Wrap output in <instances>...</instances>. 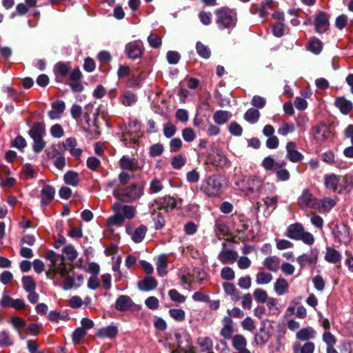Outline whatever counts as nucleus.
Wrapping results in <instances>:
<instances>
[{"label": "nucleus", "mask_w": 353, "mask_h": 353, "mask_svg": "<svg viewBox=\"0 0 353 353\" xmlns=\"http://www.w3.org/2000/svg\"><path fill=\"white\" fill-rule=\"evenodd\" d=\"M45 257L50 262L48 270L46 272L48 279H54L57 274H59L61 278H64L68 275L71 268L65 263L63 255L50 251L46 253Z\"/></svg>", "instance_id": "nucleus-1"}, {"label": "nucleus", "mask_w": 353, "mask_h": 353, "mask_svg": "<svg viewBox=\"0 0 353 353\" xmlns=\"http://www.w3.org/2000/svg\"><path fill=\"white\" fill-rule=\"evenodd\" d=\"M122 201H117L112 206L114 213L108 219V224L110 225H121L125 219H132L137 213L136 207L121 203Z\"/></svg>", "instance_id": "nucleus-2"}, {"label": "nucleus", "mask_w": 353, "mask_h": 353, "mask_svg": "<svg viewBox=\"0 0 353 353\" xmlns=\"http://www.w3.org/2000/svg\"><path fill=\"white\" fill-rule=\"evenodd\" d=\"M112 194L119 201L132 203L142 196L143 188L137 183H132L127 187L117 185L113 190Z\"/></svg>", "instance_id": "nucleus-3"}, {"label": "nucleus", "mask_w": 353, "mask_h": 353, "mask_svg": "<svg viewBox=\"0 0 353 353\" xmlns=\"http://www.w3.org/2000/svg\"><path fill=\"white\" fill-rule=\"evenodd\" d=\"M200 190L207 197L219 198L224 191L223 179L218 174H213L203 181Z\"/></svg>", "instance_id": "nucleus-4"}, {"label": "nucleus", "mask_w": 353, "mask_h": 353, "mask_svg": "<svg viewBox=\"0 0 353 353\" xmlns=\"http://www.w3.org/2000/svg\"><path fill=\"white\" fill-rule=\"evenodd\" d=\"M263 183L264 180L255 175L243 176L235 181L239 190L247 195L259 191Z\"/></svg>", "instance_id": "nucleus-5"}, {"label": "nucleus", "mask_w": 353, "mask_h": 353, "mask_svg": "<svg viewBox=\"0 0 353 353\" xmlns=\"http://www.w3.org/2000/svg\"><path fill=\"white\" fill-rule=\"evenodd\" d=\"M216 23L220 29H230L236 26V13L228 8H221L215 12Z\"/></svg>", "instance_id": "nucleus-6"}, {"label": "nucleus", "mask_w": 353, "mask_h": 353, "mask_svg": "<svg viewBox=\"0 0 353 353\" xmlns=\"http://www.w3.org/2000/svg\"><path fill=\"white\" fill-rule=\"evenodd\" d=\"M312 139L318 143L321 144L330 139L333 134L325 123H320L314 125L311 130Z\"/></svg>", "instance_id": "nucleus-7"}, {"label": "nucleus", "mask_w": 353, "mask_h": 353, "mask_svg": "<svg viewBox=\"0 0 353 353\" xmlns=\"http://www.w3.org/2000/svg\"><path fill=\"white\" fill-rule=\"evenodd\" d=\"M145 48L142 41H133L128 43L125 46V53L131 59H137L143 55Z\"/></svg>", "instance_id": "nucleus-8"}, {"label": "nucleus", "mask_w": 353, "mask_h": 353, "mask_svg": "<svg viewBox=\"0 0 353 353\" xmlns=\"http://www.w3.org/2000/svg\"><path fill=\"white\" fill-rule=\"evenodd\" d=\"M318 201L319 199L314 197L308 189H305L298 199V204L302 208H308L316 210V208H319Z\"/></svg>", "instance_id": "nucleus-9"}, {"label": "nucleus", "mask_w": 353, "mask_h": 353, "mask_svg": "<svg viewBox=\"0 0 353 353\" xmlns=\"http://www.w3.org/2000/svg\"><path fill=\"white\" fill-rule=\"evenodd\" d=\"M314 26L316 32L322 34L330 28V15L323 12L316 13L314 19Z\"/></svg>", "instance_id": "nucleus-10"}, {"label": "nucleus", "mask_w": 353, "mask_h": 353, "mask_svg": "<svg viewBox=\"0 0 353 353\" xmlns=\"http://www.w3.org/2000/svg\"><path fill=\"white\" fill-rule=\"evenodd\" d=\"M0 305L3 307H12L17 310H21L25 308L26 303L22 299H13L6 294H3L1 301Z\"/></svg>", "instance_id": "nucleus-11"}, {"label": "nucleus", "mask_w": 353, "mask_h": 353, "mask_svg": "<svg viewBox=\"0 0 353 353\" xmlns=\"http://www.w3.org/2000/svg\"><path fill=\"white\" fill-rule=\"evenodd\" d=\"M334 235L336 240L341 243L347 244L351 241L350 228L343 223L336 225L334 230Z\"/></svg>", "instance_id": "nucleus-12"}, {"label": "nucleus", "mask_w": 353, "mask_h": 353, "mask_svg": "<svg viewBox=\"0 0 353 353\" xmlns=\"http://www.w3.org/2000/svg\"><path fill=\"white\" fill-rule=\"evenodd\" d=\"M319 251L317 249H312L310 254H303L299 256L296 261L301 268H303L307 265H314L318 260Z\"/></svg>", "instance_id": "nucleus-13"}, {"label": "nucleus", "mask_w": 353, "mask_h": 353, "mask_svg": "<svg viewBox=\"0 0 353 353\" xmlns=\"http://www.w3.org/2000/svg\"><path fill=\"white\" fill-rule=\"evenodd\" d=\"M62 146L65 150L69 151L71 156L76 159H79L82 154V150L77 147V141L74 138H67L62 143Z\"/></svg>", "instance_id": "nucleus-14"}, {"label": "nucleus", "mask_w": 353, "mask_h": 353, "mask_svg": "<svg viewBox=\"0 0 353 353\" xmlns=\"http://www.w3.org/2000/svg\"><path fill=\"white\" fill-rule=\"evenodd\" d=\"M181 205V199H176L172 196H167L160 200L159 208L170 212L175 208H180Z\"/></svg>", "instance_id": "nucleus-15"}, {"label": "nucleus", "mask_w": 353, "mask_h": 353, "mask_svg": "<svg viewBox=\"0 0 353 353\" xmlns=\"http://www.w3.org/2000/svg\"><path fill=\"white\" fill-rule=\"evenodd\" d=\"M323 179V184L326 189L339 194L340 175L334 173L326 174Z\"/></svg>", "instance_id": "nucleus-16"}, {"label": "nucleus", "mask_w": 353, "mask_h": 353, "mask_svg": "<svg viewBox=\"0 0 353 353\" xmlns=\"http://www.w3.org/2000/svg\"><path fill=\"white\" fill-rule=\"evenodd\" d=\"M339 194H347L353 190V175L345 174L340 175L339 179Z\"/></svg>", "instance_id": "nucleus-17"}, {"label": "nucleus", "mask_w": 353, "mask_h": 353, "mask_svg": "<svg viewBox=\"0 0 353 353\" xmlns=\"http://www.w3.org/2000/svg\"><path fill=\"white\" fill-rule=\"evenodd\" d=\"M70 69V63L59 62L54 67V72L56 79L59 82H63L68 75Z\"/></svg>", "instance_id": "nucleus-18"}, {"label": "nucleus", "mask_w": 353, "mask_h": 353, "mask_svg": "<svg viewBox=\"0 0 353 353\" xmlns=\"http://www.w3.org/2000/svg\"><path fill=\"white\" fill-rule=\"evenodd\" d=\"M296 148V143L293 141H289L286 144L287 158L293 163L299 162L303 159V155Z\"/></svg>", "instance_id": "nucleus-19"}, {"label": "nucleus", "mask_w": 353, "mask_h": 353, "mask_svg": "<svg viewBox=\"0 0 353 353\" xmlns=\"http://www.w3.org/2000/svg\"><path fill=\"white\" fill-rule=\"evenodd\" d=\"M51 108V110L48 112L49 117L51 119H59L65 110V104L64 101L57 100L52 103Z\"/></svg>", "instance_id": "nucleus-20"}, {"label": "nucleus", "mask_w": 353, "mask_h": 353, "mask_svg": "<svg viewBox=\"0 0 353 353\" xmlns=\"http://www.w3.org/2000/svg\"><path fill=\"white\" fill-rule=\"evenodd\" d=\"M119 168L123 170L137 171L139 170L137 161L128 156H123L119 161Z\"/></svg>", "instance_id": "nucleus-21"}, {"label": "nucleus", "mask_w": 353, "mask_h": 353, "mask_svg": "<svg viewBox=\"0 0 353 353\" xmlns=\"http://www.w3.org/2000/svg\"><path fill=\"white\" fill-rule=\"evenodd\" d=\"M274 291L277 296H283L289 292L290 285L283 277H279L274 283Z\"/></svg>", "instance_id": "nucleus-22"}, {"label": "nucleus", "mask_w": 353, "mask_h": 353, "mask_svg": "<svg viewBox=\"0 0 353 353\" xmlns=\"http://www.w3.org/2000/svg\"><path fill=\"white\" fill-rule=\"evenodd\" d=\"M55 195V190L50 185H45L41 191V202L43 205H48Z\"/></svg>", "instance_id": "nucleus-23"}, {"label": "nucleus", "mask_w": 353, "mask_h": 353, "mask_svg": "<svg viewBox=\"0 0 353 353\" xmlns=\"http://www.w3.org/2000/svg\"><path fill=\"white\" fill-rule=\"evenodd\" d=\"M339 199L336 196L324 197L321 200L318 201L319 208H316V210L320 212H329L336 205Z\"/></svg>", "instance_id": "nucleus-24"}, {"label": "nucleus", "mask_w": 353, "mask_h": 353, "mask_svg": "<svg viewBox=\"0 0 353 353\" xmlns=\"http://www.w3.org/2000/svg\"><path fill=\"white\" fill-rule=\"evenodd\" d=\"M168 259L166 254H161L157 258L156 266L158 275L164 276L168 274Z\"/></svg>", "instance_id": "nucleus-25"}, {"label": "nucleus", "mask_w": 353, "mask_h": 353, "mask_svg": "<svg viewBox=\"0 0 353 353\" xmlns=\"http://www.w3.org/2000/svg\"><path fill=\"white\" fill-rule=\"evenodd\" d=\"M315 350V345L314 343L307 341L303 345L299 342H295L292 345L293 353H314Z\"/></svg>", "instance_id": "nucleus-26"}, {"label": "nucleus", "mask_w": 353, "mask_h": 353, "mask_svg": "<svg viewBox=\"0 0 353 353\" xmlns=\"http://www.w3.org/2000/svg\"><path fill=\"white\" fill-rule=\"evenodd\" d=\"M304 230L301 224H292L287 228L285 235L291 239L298 240Z\"/></svg>", "instance_id": "nucleus-27"}, {"label": "nucleus", "mask_w": 353, "mask_h": 353, "mask_svg": "<svg viewBox=\"0 0 353 353\" xmlns=\"http://www.w3.org/2000/svg\"><path fill=\"white\" fill-rule=\"evenodd\" d=\"M266 303V308L268 314L270 316H278L282 310L281 306L279 304V301L276 298L270 297Z\"/></svg>", "instance_id": "nucleus-28"}, {"label": "nucleus", "mask_w": 353, "mask_h": 353, "mask_svg": "<svg viewBox=\"0 0 353 353\" xmlns=\"http://www.w3.org/2000/svg\"><path fill=\"white\" fill-rule=\"evenodd\" d=\"M118 329L116 326L110 325L99 329L96 335L100 338H108L113 339L115 338L118 334Z\"/></svg>", "instance_id": "nucleus-29"}, {"label": "nucleus", "mask_w": 353, "mask_h": 353, "mask_svg": "<svg viewBox=\"0 0 353 353\" xmlns=\"http://www.w3.org/2000/svg\"><path fill=\"white\" fill-rule=\"evenodd\" d=\"M238 256V254L230 250L224 249L219 254V261L223 263H233L236 261Z\"/></svg>", "instance_id": "nucleus-30"}, {"label": "nucleus", "mask_w": 353, "mask_h": 353, "mask_svg": "<svg viewBox=\"0 0 353 353\" xmlns=\"http://www.w3.org/2000/svg\"><path fill=\"white\" fill-rule=\"evenodd\" d=\"M120 102L124 106H132L137 101V96L130 90H124L120 95Z\"/></svg>", "instance_id": "nucleus-31"}, {"label": "nucleus", "mask_w": 353, "mask_h": 353, "mask_svg": "<svg viewBox=\"0 0 353 353\" xmlns=\"http://www.w3.org/2000/svg\"><path fill=\"white\" fill-rule=\"evenodd\" d=\"M334 104L344 114H348L353 108L352 103L343 97H337L335 99Z\"/></svg>", "instance_id": "nucleus-32"}, {"label": "nucleus", "mask_w": 353, "mask_h": 353, "mask_svg": "<svg viewBox=\"0 0 353 353\" xmlns=\"http://www.w3.org/2000/svg\"><path fill=\"white\" fill-rule=\"evenodd\" d=\"M133 305L132 299L125 295L119 296L115 303V307L119 311H126Z\"/></svg>", "instance_id": "nucleus-33"}, {"label": "nucleus", "mask_w": 353, "mask_h": 353, "mask_svg": "<svg viewBox=\"0 0 353 353\" xmlns=\"http://www.w3.org/2000/svg\"><path fill=\"white\" fill-rule=\"evenodd\" d=\"M224 325L221 330V335L225 339H232L234 328L232 326V321L230 317L225 316L223 319Z\"/></svg>", "instance_id": "nucleus-34"}, {"label": "nucleus", "mask_w": 353, "mask_h": 353, "mask_svg": "<svg viewBox=\"0 0 353 353\" xmlns=\"http://www.w3.org/2000/svg\"><path fill=\"white\" fill-rule=\"evenodd\" d=\"M316 331L311 327L301 328L296 334V338L301 341L313 339L315 337Z\"/></svg>", "instance_id": "nucleus-35"}, {"label": "nucleus", "mask_w": 353, "mask_h": 353, "mask_svg": "<svg viewBox=\"0 0 353 353\" xmlns=\"http://www.w3.org/2000/svg\"><path fill=\"white\" fill-rule=\"evenodd\" d=\"M263 265L268 270L276 272L280 268V259L276 256H270L264 260Z\"/></svg>", "instance_id": "nucleus-36"}, {"label": "nucleus", "mask_w": 353, "mask_h": 353, "mask_svg": "<svg viewBox=\"0 0 353 353\" xmlns=\"http://www.w3.org/2000/svg\"><path fill=\"white\" fill-rule=\"evenodd\" d=\"M325 259L329 263H336L341 261V254L336 249L327 247L325 250Z\"/></svg>", "instance_id": "nucleus-37"}, {"label": "nucleus", "mask_w": 353, "mask_h": 353, "mask_svg": "<svg viewBox=\"0 0 353 353\" xmlns=\"http://www.w3.org/2000/svg\"><path fill=\"white\" fill-rule=\"evenodd\" d=\"M139 288L143 291L154 290L157 285V281L152 276H147L138 284Z\"/></svg>", "instance_id": "nucleus-38"}, {"label": "nucleus", "mask_w": 353, "mask_h": 353, "mask_svg": "<svg viewBox=\"0 0 353 353\" xmlns=\"http://www.w3.org/2000/svg\"><path fill=\"white\" fill-rule=\"evenodd\" d=\"M63 181L67 185L76 187L80 181L79 175L76 172L68 171L63 175Z\"/></svg>", "instance_id": "nucleus-39"}, {"label": "nucleus", "mask_w": 353, "mask_h": 353, "mask_svg": "<svg viewBox=\"0 0 353 353\" xmlns=\"http://www.w3.org/2000/svg\"><path fill=\"white\" fill-rule=\"evenodd\" d=\"M230 117V112L224 110L216 111L213 115L214 121L218 125L225 124L229 121Z\"/></svg>", "instance_id": "nucleus-40"}, {"label": "nucleus", "mask_w": 353, "mask_h": 353, "mask_svg": "<svg viewBox=\"0 0 353 353\" xmlns=\"http://www.w3.org/2000/svg\"><path fill=\"white\" fill-rule=\"evenodd\" d=\"M46 134V129L43 124L37 123L33 125L29 131L30 137L33 139L43 138Z\"/></svg>", "instance_id": "nucleus-41"}, {"label": "nucleus", "mask_w": 353, "mask_h": 353, "mask_svg": "<svg viewBox=\"0 0 353 353\" xmlns=\"http://www.w3.org/2000/svg\"><path fill=\"white\" fill-rule=\"evenodd\" d=\"M196 343L203 352H208L212 350L213 341L209 336H200L196 340Z\"/></svg>", "instance_id": "nucleus-42"}, {"label": "nucleus", "mask_w": 353, "mask_h": 353, "mask_svg": "<svg viewBox=\"0 0 353 353\" xmlns=\"http://www.w3.org/2000/svg\"><path fill=\"white\" fill-rule=\"evenodd\" d=\"M273 279L272 274L268 272L261 271L256 274V283L258 285H267L271 283Z\"/></svg>", "instance_id": "nucleus-43"}, {"label": "nucleus", "mask_w": 353, "mask_h": 353, "mask_svg": "<svg viewBox=\"0 0 353 353\" xmlns=\"http://www.w3.org/2000/svg\"><path fill=\"white\" fill-rule=\"evenodd\" d=\"M232 344L236 350L244 349L247 346V340L241 334H236L232 339Z\"/></svg>", "instance_id": "nucleus-44"}, {"label": "nucleus", "mask_w": 353, "mask_h": 353, "mask_svg": "<svg viewBox=\"0 0 353 353\" xmlns=\"http://www.w3.org/2000/svg\"><path fill=\"white\" fill-rule=\"evenodd\" d=\"M259 111L254 108L248 109L244 114V119L250 123H256L259 119Z\"/></svg>", "instance_id": "nucleus-45"}, {"label": "nucleus", "mask_w": 353, "mask_h": 353, "mask_svg": "<svg viewBox=\"0 0 353 353\" xmlns=\"http://www.w3.org/2000/svg\"><path fill=\"white\" fill-rule=\"evenodd\" d=\"M196 50L201 57L205 59H209L211 55L210 49L200 41L196 43Z\"/></svg>", "instance_id": "nucleus-46"}, {"label": "nucleus", "mask_w": 353, "mask_h": 353, "mask_svg": "<svg viewBox=\"0 0 353 353\" xmlns=\"http://www.w3.org/2000/svg\"><path fill=\"white\" fill-rule=\"evenodd\" d=\"M23 289L28 292L34 291L36 289V283L30 276H24L21 279Z\"/></svg>", "instance_id": "nucleus-47"}, {"label": "nucleus", "mask_w": 353, "mask_h": 353, "mask_svg": "<svg viewBox=\"0 0 353 353\" xmlns=\"http://www.w3.org/2000/svg\"><path fill=\"white\" fill-rule=\"evenodd\" d=\"M36 172L34 168L30 164H26L23 166L21 172V178L25 180L33 179Z\"/></svg>", "instance_id": "nucleus-48"}, {"label": "nucleus", "mask_w": 353, "mask_h": 353, "mask_svg": "<svg viewBox=\"0 0 353 353\" xmlns=\"http://www.w3.org/2000/svg\"><path fill=\"white\" fill-rule=\"evenodd\" d=\"M186 158L182 154H177L171 159V165L174 170H179L186 163Z\"/></svg>", "instance_id": "nucleus-49"}, {"label": "nucleus", "mask_w": 353, "mask_h": 353, "mask_svg": "<svg viewBox=\"0 0 353 353\" xmlns=\"http://www.w3.org/2000/svg\"><path fill=\"white\" fill-rule=\"evenodd\" d=\"M212 163L216 167H224L228 164V160L223 153L218 152L214 156Z\"/></svg>", "instance_id": "nucleus-50"}, {"label": "nucleus", "mask_w": 353, "mask_h": 353, "mask_svg": "<svg viewBox=\"0 0 353 353\" xmlns=\"http://www.w3.org/2000/svg\"><path fill=\"white\" fill-rule=\"evenodd\" d=\"M86 332L83 328L77 327L72 333V342L74 344L78 345L83 342L84 337L86 335Z\"/></svg>", "instance_id": "nucleus-51"}, {"label": "nucleus", "mask_w": 353, "mask_h": 353, "mask_svg": "<svg viewBox=\"0 0 353 353\" xmlns=\"http://www.w3.org/2000/svg\"><path fill=\"white\" fill-rule=\"evenodd\" d=\"M146 231L147 228L145 226H139L134 230V232L132 234V239L135 243L141 242L145 236Z\"/></svg>", "instance_id": "nucleus-52"}, {"label": "nucleus", "mask_w": 353, "mask_h": 353, "mask_svg": "<svg viewBox=\"0 0 353 353\" xmlns=\"http://www.w3.org/2000/svg\"><path fill=\"white\" fill-rule=\"evenodd\" d=\"M322 48L323 45L321 41L318 39L314 38L309 42L307 50L318 54L321 52Z\"/></svg>", "instance_id": "nucleus-53"}, {"label": "nucleus", "mask_w": 353, "mask_h": 353, "mask_svg": "<svg viewBox=\"0 0 353 353\" xmlns=\"http://www.w3.org/2000/svg\"><path fill=\"white\" fill-rule=\"evenodd\" d=\"M253 295L256 301L261 303H265L270 298L268 297L267 292L261 288L254 290Z\"/></svg>", "instance_id": "nucleus-54"}, {"label": "nucleus", "mask_w": 353, "mask_h": 353, "mask_svg": "<svg viewBox=\"0 0 353 353\" xmlns=\"http://www.w3.org/2000/svg\"><path fill=\"white\" fill-rule=\"evenodd\" d=\"M12 326L18 331L19 333H21V331L25 327L26 323V321L19 316H12L10 318L9 321Z\"/></svg>", "instance_id": "nucleus-55"}, {"label": "nucleus", "mask_w": 353, "mask_h": 353, "mask_svg": "<svg viewBox=\"0 0 353 353\" xmlns=\"http://www.w3.org/2000/svg\"><path fill=\"white\" fill-rule=\"evenodd\" d=\"M270 339V334L264 330H261L259 332L255 334L254 341L258 345H264Z\"/></svg>", "instance_id": "nucleus-56"}, {"label": "nucleus", "mask_w": 353, "mask_h": 353, "mask_svg": "<svg viewBox=\"0 0 353 353\" xmlns=\"http://www.w3.org/2000/svg\"><path fill=\"white\" fill-rule=\"evenodd\" d=\"M168 295L172 301L178 303H183L186 300V297L175 289L170 290L168 292Z\"/></svg>", "instance_id": "nucleus-57"}, {"label": "nucleus", "mask_w": 353, "mask_h": 353, "mask_svg": "<svg viewBox=\"0 0 353 353\" xmlns=\"http://www.w3.org/2000/svg\"><path fill=\"white\" fill-rule=\"evenodd\" d=\"M323 341L326 344V348L334 347L336 343V337L330 332L326 331L323 334Z\"/></svg>", "instance_id": "nucleus-58"}, {"label": "nucleus", "mask_w": 353, "mask_h": 353, "mask_svg": "<svg viewBox=\"0 0 353 353\" xmlns=\"http://www.w3.org/2000/svg\"><path fill=\"white\" fill-rule=\"evenodd\" d=\"M169 314L176 321H183L185 318V312L182 309H170L169 310Z\"/></svg>", "instance_id": "nucleus-59"}, {"label": "nucleus", "mask_w": 353, "mask_h": 353, "mask_svg": "<svg viewBox=\"0 0 353 353\" xmlns=\"http://www.w3.org/2000/svg\"><path fill=\"white\" fill-rule=\"evenodd\" d=\"M276 248L279 250H284L287 249L292 248L294 246V244L287 240L283 239H276Z\"/></svg>", "instance_id": "nucleus-60"}, {"label": "nucleus", "mask_w": 353, "mask_h": 353, "mask_svg": "<svg viewBox=\"0 0 353 353\" xmlns=\"http://www.w3.org/2000/svg\"><path fill=\"white\" fill-rule=\"evenodd\" d=\"M164 151L163 145L161 143H156L152 145L149 148V154L152 157H156L162 154Z\"/></svg>", "instance_id": "nucleus-61"}, {"label": "nucleus", "mask_w": 353, "mask_h": 353, "mask_svg": "<svg viewBox=\"0 0 353 353\" xmlns=\"http://www.w3.org/2000/svg\"><path fill=\"white\" fill-rule=\"evenodd\" d=\"M148 41L150 46L153 48H158L161 46V38L156 34L151 33L148 37Z\"/></svg>", "instance_id": "nucleus-62"}, {"label": "nucleus", "mask_w": 353, "mask_h": 353, "mask_svg": "<svg viewBox=\"0 0 353 353\" xmlns=\"http://www.w3.org/2000/svg\"><path fill=\"white\" fill-rule=\"evenodd\" d=\"M163 130L166 138H171L176 134V127L171 123H167L164 125Z\"/></svg>", "instance_id": "nucleus-63"}, {"label": "nucleus", "mask_w": 353, "mask_h": 353, "mask_svg": "<svg viewBox=\"0 0 353 353\" xmlns=\"http://www.w3.org/2000/svg\"><path fill=\"white\" fill-rule=\"evenodd\" d=\"M349 19L347 15L343 14L338 16L335 20V26L337 29L341 30L345 28L348 23Z\"/></svg>", "instance_id": "nucleus-64"}]
</instances>
